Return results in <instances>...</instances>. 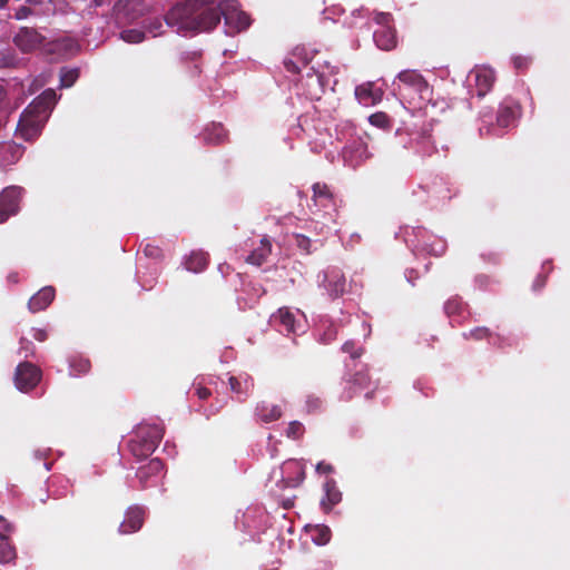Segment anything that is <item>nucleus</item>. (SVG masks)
Segmentation results:
<instances>
[{
	"label": "nucleus",
	"instance_id": "obj_1",
	"mask_svg": "<svg viewBox=\"0 0 570 570\" xmlns=\"http://www.w3.org/2000/svg\"><path fill=\"white\" fill-rule=\"evenodd\" d=\"M220 13L213 0H186L170 8L165 21L178 33L186 35L214 29L220 21Z\"/></svg>",
	"mask_w": 570,
	"mask_h": 570
},
{
	"label": "nucleus",
	"instance_id": "obj_2",
	"mask_svg": "<svg viewBox=\"0 0 570 570\" xmlns=\"http://www.w3.org/2000/svg\"><path fill=\"white\" fill-rule=\"evenodd\" d=\"M55 102V90H45L21 114L17 126V135L26 141L36 140L40 136Z\"/></svg>",
	"mask_w": 570,
	"mask_h": 570
},
{
	"label": "nucleus",
	"instance_id": "obj_3",
	"mask_svg": "<svg viewBox=\"0 0 570 570\" xmlns=\"http://www.w3.org/2000/svg\"><path fill=\"white\" fill-rule=\"evenodd\" d=\"M164 436V429L158 424L140 425L132 439L128 442L130 453L137 459H145L153 454Z\"/></svg>",
	"mask_w": 570,
	"mask_h": 570
},
{
	"label": "nucleus",
	"instance_id": "obj_4",
	"mask_svg": "<svg viewBox=\"0 0 570 570\" xmlns=\"http://www.w3.org/2000/svg\"><path fill=\"white\" fill-rule=\"evenodd\" d=\"M377 389L379 382L371 379L367 368H363L356 371L345 380V386L341 397L343 401L348 402L364 392L365 399L372 400Z\"/></svg>",
	"mask_w": 570,
	"mask_h": 570
},
{
	"label": "nucleus",
	"instance_id": "obj_5",
	"mask_svg": "<svg viewBox=\"0 0 570 570\" xmlns=\"http://www.w3.org/2000/svg\"><path fill=\"white\" fill-rule=\"evenodd\" d=\"M397 79L400 85L396 90L402 97H406L413 91L424 99V95L430 91L428 81L416 70H403L397 75Z\"/></svg>",
	"mask_w": 570,
	"mask_h": 570
},
{
	"label": "nucleus",
	"instance_id": "obj_6",
	"mask_svg": "<svg viewBox=\"0 0 570 570\" xmlns=\"http://www.w3.org/2000/svg\"><path fill=\"white\" fill-rule=\"evenodd\" d=\"M41 380V371L29 362L20 363L14 373V384L18 390L28 392L37 386Z\"/></svg>",
	"mask_w": 570,
	"mask_h": 570
},
{
	"label": "nucleus",
	"instance_id": "obj_7",
	"mask_svg": "<svg viewBox=\"0 0 570 570\" xmlns=\"http://www.w3.org/2000/svg\"><path fill=\"white\" fill-rule=\"evenodd\" d=\"M45 37L35 28L21 27L13 37L14 45L24 53L38 49L45 41Z\"/></svg>",
	"mask_w": 570,
	"mask_h": 570
},
{
	"label": "nucleus",
	"instance_id": "obj_8",
	"mask_svg": "<svg viewBox=\"0 0 570 570\" xmlns=\"http://www.w3.org/2000/svg\"><path fill=\"white\" fill-rule=\"evenodd\" d=\"M164 463L155 458L137 470V478L141 488L154 487L163 476Z\"/></svg>",
	"mask_w": 570,
	"mask_h": 570
},
{
	"label": "nucleus",
	"instance_id": "obj_9",
	"mask_svg": "<svg viewBox=\"0 0 570 570\" xmlns=\"http://www.w3.org/2000/svg\"><path fill=\"white\" fill-rule=\"evenodd\" d=\"M20 196L21 189L18 187H8L2 190L0 194V224L17 214Z\"/></svg>",
	"mask_w": 570,
	"mask_h": 570
},
{
	"label": "nucleus",
	"instance_id": "obj_10",
	"mask_svg": "<svg viewBox=\"0 0 570 570\" xmlns=\"http://www.w3.org/2000/svg\"><path fill=\"white\" fill-rule=\"evenodd\" d=\"M368 156L367 145L362 139L354 140L343 149L345 161L350 163L353 167L360 165Z\"/></svg>",
	"mask_w": 570,
	"mask_h": 570
},
{
	"label": "nucleus",
	"instance_id": "obj_11",
	"mask_svg": "<svg viewBox=\"0 0 570 570\" xmlns=\"http://www.w3.org/2000/svg\"><path fill=\"white\" fill-rule=\"evenodd\" d=\"M475 80L478 97H484L494 83V71L491 68L480 67L472 71Z\"/></svg>",
	"mask_w": 570,
	"mask_h": 570
},
{
	"label": "nucleus",
	"instance_id": "obj_12",
	"mask_svg": "<svg viewBox=\"0 0 570 570\" xmlns=\"http://www.w3.org/2000/svg\"><path fill=\"white\" fill-rule=\"evenodd\" d=\"M144 523V510L139 507H131L126 513L125 520L119 525V532L129 534L138 531Z\"/></svg>",
	"mask_w": 570,
	"mask_h": 570
},
{
	"label": "nucleus",
	"instance_id": "obj_13",
	"mask_svg": "<svg viewBox=\"0 0 570 570\" xmlns=\"http://www.w3.org/2000/svg\"><path fill=\"white\" fill-rule=\"evenodd\" d=\"M383 90L374 82H365L355 88V96L364 105L379 104L383 98Z\"/></svg>",
	"mask_w": 570,
	"mask_h": 570
},
{
	"label": "nucleus",
	"instance_id": "obj_14",
	"mask_svg": "<svg viewBox=\"0 0 570 570\" xmlns=\"http://www.w3.org/2000/svg\"><path fill=\"white\" fill-rule=\"evenodd\" d=\"M56 291L51 286H46L37 292L28 302L30 312L37 313L46 309L53 301Z\"/></svg>",
	"mask_w": 570,
	"mask_h": 570
},
{
	"label": "nucleus",
	"instance_id": "obj_15",
	"mask_svg": "<svg viewBox=\"0 0 570 570\" xmlns=\"http://www.w3.org/2000/svg\"><path fill=\"white\" fill-rule=\"evenodd\" d=\"M325 495L321 500V507L325 512H330L333 507L338 504L342 500V492L336 485L335 480L327 479L323 485Z\"/></svg>",
	"mask_w": 570,
	"mask_h": 570
},
{
	"label": "nucleus",
	"instance_id": "obj_16",
	"mask_svg": "<svg viewBox=\"0 0 570 570\" xmlns=\"http://www.w3.org/2000/svg\"><path fill=\"white\" fill-rule=\"evenodd\" d=\"M217 10L222 12L220 18H225L226 24L234 26L237 32L245 30L250 24L249 16L243 11L236 9L226 11L220 6L217 7Z\"/></svg>",
	"mask_w": 570,
	"mask_h": 570
},
{
	"label": "nucleus",
	"instance_id": "obj_17",
	"mask_svg": "<svg viewBox=\"0 0 570 570\" xmlns=\"http://www.w3.org/2000/svg\"><path fill=\"white\" fill-rule=\"evenodd\" d=\"M283 415L282 407L279 405L269 404L262 401L255 406V416L257 421L263 423H272L279 420Z\"/></svg>",
	"mask_w": 570,
	"mask_h": 570
},
{
	"label": "nucleus",
	"instance_id": "obj_18",
	"mask_svg": "<svg viewBox=\"0 0 570 570\" xmlns=\"http://www.w3.org/2000/svg\"><path fill=\"white\" fill-rule=\"evenodd\" d=\"M373 39L382 50H392L396 47V31L392 26L380 27L374 31Z\"/></svg>",
	"mask_w": 570,
	"mask_h": 570
},
{
	"label": "nucleus",
	"instance_id": "obj_19",
	"mask_svg": "<svg viewBox=\"0 0 570 570\" xmlns=\"http://www.w3.org/2000/svg\"><path fill=\"white\" fill-rule=\"evenodd\" d=\"M326 289L332 298H337L345 292L346 279L340 271H332L325 275Z\"/></svg>",
	"mask_w": 570,
	"mask_h": 570
},
{
	"label": "nucleus",
	"instance_id": "obj_20",
	"mask_svg": "<svg viewBox=\"0 0 570 570\" xmlns=\"http://www.w3.org/2000/svg\"><path fill=\"white\" fill-rule=\"evenodd\" d=\"M138 6V0H119L115 6L116 20L119 23L134 21L138 13H134V9Z\"/></svg>",
	"mask_w": 570,
	"mask_h": 570
},
{
	"label": "nucleus",
	"instance_id": "obj_21",
	"mask_svg": "<svg viewBox=\"0 0 570 570\" xmlns=\"http://www.w3.org/2000/svg\"><path fill=\"white\" fill-rule=\"evenodd\" d=\"M203 140L207 145H222L228 140V132L222 124H212L205 128Z\"/></svg>",
	"mask_w": 570,
	"mask_h": 570
},
{
	"label": "nucleus",
	"instance_id": "obj_22",
	"mask_svg": "<svg viewBox=\"0 0 570 570\" xmlns=\"http://www.w3.org/2000/svg\"><path fill=\"white\" fill-rule=\"evenodd\" d=\"M272 253V243L267 237H263L259 246L254 248L253 252L246 257V263L262 266Z\"/></svg>",
	"mask_w": 570,
	"mask_h": 570
},
{
	"label": "nucleus",
	"instance_id": "obj_23",
	"mask_svg": "<svg viewBox=\"0 0 570 570\" xmlns=\"http://www.w3.org/2000/svg\"><path fill=\"white\" fill-rule=\"evenodd\" d=\"M228 383L230 386V391L233 393L238 394V395H244L245 397L254 389V380L248 374H240L238 376H229Z\"/></svg>",
	"mask_w": 570,
	"mask_h": 570
},
{
	"label": "nucleus",
	"instance_id": "obj_24",
	"mask_svg": "<svg viewBox=\"0 0 570 570\" xmlns=\"http://www.w3.org/2000/svg\"><path fill=\"white\" fill-rule=\"evenodd\" d=\"M313 200L316 206L328 208L334 205L333 195L325 184L316 183L313 185Z\"/></svg>",
	"mask_w": 570,
	"mask_h": 570
},
{
	"label": "nucleus",
	"instance_id": "obj_25",
	"mask_svg": "<svg viewBox=\"0 0 570 570\" xmlns=\"http://www.w3.org/2000/svg\"><path fill=\"white\" fill-rule=\"evenodd\" d=\"M209 263V256L207 253L203 250L193 252L186 259L185 266L186 269L200 273L203 272Z\"/></svg>",
	"mask_w": 570,
	"mask_h": 570
},
{
	"label": "nucleus",
	"instance_id": "obj_26",
	"mask_svg": "<svg viewBox=\"0 0 570 570\" xmlns=\"http://www.w3.org/2000/svg\"><path fill=\"white\" fill-rule=\"evenodd\" d=\"M518 105H502L498 111L497 124L501 128H507L514 122L519 112Z\"/></svg>",
	"mask_w": 570,
	"mask_h": 570
},
{
	"label": "nucleus",
	"instance_id": "obj_27",
	"mask_svg": "<svg viewBox=\"0 0 570 570\" xmlns=\"http://www.w3.org/2000/svg\"><path fill=\"white\" fill-rule=\"evenodd\" d=\"M273 322H278L285 332L295 333V316L287 307L279 308L277 313L273 315Z\"/></svg>",
	"mask_w": 570,
	"mask_h": 570
},
{
	"label": "nucleus",
	"instance_id": "obj_28",
	"mask_svg": "<svg viewBox=\"0 0 570 570\" xmlns=\"http://www.w3.org/2000/svg\"><path fill=\"white\" fill-rule=\"evenodd\" d=\"M69 367L72 376H80L90 372L91 362L81 355H73L69 358Z\"/></svg>",
	"mask_w": 570,
	"mask_h": 570
},
{
	"label": "nucleus",
	"instance_id": "obj_29",
	"mask_svg": "<svg viewBox=\"0 0 570 570\" xmlns=\"http://www.w3.org/2000/svg\"><path fill=\"white\" fill-rule=\"evenodd\" d=\"M465 311L466 306L463 303L462 298L459 296H454L448 299L444 304V312L451 318L459 317L464 320L463 314L465 313Z\"/></svg>",
	"mask_w": 570,
	"mask_h": 570
},
{
	"label": "nucleus",
	"instance_id": "obj_30",
	"mask_svg": "<svg viewBox=\"0 0 570 570\" xmlns=\"http://www.w3.org/2000/svg\"><path fill=\"white\" fill-rule=\"evenodd\" d=\"M16 557V548L11 544L9 538L0 532V563H10Z\"/></svg>",
	"mask_w": 570,
	"mask_h": 570
},
{
	"label": "nucleus",
	"instance_id": "obj_31",
	"mask_svg": "<svg viewBox=\"0 0 570 570\" xmlns=\"http://www.w3.org/2000/svg\"><path fill=\"white\" fill-rule=\"evenodd\" d=\"M294 469L295 472H296V478L295 479H288V480H284L286 482V484L288 487H298L305 479V471L302 466H299L297 463L295 462H292V463H287L285 465V469L288 470V469Z\"/></svg>",
	"mask_w": 570,
	"mask_h": 570
},
{
	"label": "nucleus",
	"instance_id": "obj_32",
	"mask_svg": "<svg viewBox=\"0 0 570 570\" xmlns=\"http://www.w3.org/2000/svg\"><path fill=\"white\" fill-rule=\"evenodd\" d=\"M120 38L128 43H139L145 40V32L137 29H127L120 32Z\"/></svg>",
	"mask_w": 570,
	"mask_h": 570
},
{
	"label": "nucleus",
	"instance_id": "obj_33",
	"mask_svg": "<svg viewBox=\"0 0 570 570\" xmlns=\"http://www.w3.org/2000/svg\"><path fill=\"white\" fill-rule=\"evenodd\" d=\"M462 335L465 340H474V341H481L484 338L492 337V333L490 332V330L488 327H483V326L475 327L469 332H464Z\"/></svg>",
	"mask_w": 570,
	"mask_h": 570
},
{
	"label": "nucleus",
	"instance_id": "obj_34",
	"mask_svg": "<svg viewBox=\"0 0 570 570\" xmlns=\"http://www.w3.org/2000/svg\"><path fill=\"white\" fill-rule=\"evenodd\" d=\"M305 433V426L299 421H292L286 430V436L292 440H299Z\"/></svg>",
	"mask_w": 570,
	"mask_h": 570
},
{
	"label": "nucleus",
	"instance_id": "obj_35",
	"mask_svg": "<svg viewBox=\"0 0 570 570\" xmlns=\"http://www.w3.org/2000/svg\"><path fill=\"white\" fill-rule=\"evenodd\" d=\"M368 121L377 127V128H382V129H385L390 126V118L389 116L383 112V111H379V112H375L373 115H371L368 117Z\"/></svg>",
	"mask_w": 570,
	"mask_h": 570
},
{
	"label": "nucleus",
	"instance_id": "obj_36",
	"mask_svg": "<svg viewBox=\"0 0 570 570\" xmlns=\"http://www.w3.org/2000/svg\"><path fill=\"white\" fill-rule=\"evenodd\" d=\"M331 540V530L326 525H317L315 528L314 541L317 544H326Z\"/></svg>",
	"mask_w": 570,
	"mask_h": 570
},
{
	"label": "nucleus",
	"instance_id": "obj_37",
	"mask_svg": "<svg viewBox=\"0 0 570 570\" xmlns=\"http://www.w3.org/2000/svg\"><path fill=\"white\" fill-rule=\"evenodd\" d=\"M79 77L77 69L62 70L60 75V81L62 87H71Z\"/></svg>",
	"mask_w": 570,
	"mask_h": 570
},
{
	"label": "nucleus",
	"instance_id": "obj_38",
	"mask_svg": "<svg viewBox=\"0 0 570 570\" xmlns=\"http://www.w3.org/2000/svg\"><path fill=\"white\" fill-rule=\"evenodd\" d=\"M342 351L348 353L353 360L361 357L364 353V348L356 346L353 341L345 342L342 346Z\"/></svg>",
	"mask_w": 570,
	"mask_h": 570
},
{
	"label": "nucleus",
	"instance_id": "obj_39",
	"mask_svg": "<svg viewBox=\"0 0 570 570\" xmlns=\"http://www.w3.org/2000/svg\"><path fill=\"white\" fill-rule=\"evenodd\" d=\"M17 56L14 52L7 50L0 51V68H10L17 65Z\"/></svg>",
	"mask_w": 570,
	"mask_h": 570
},
{
	"label": "nucleus",
	"instance_id": "obj_40",
	"mask_svg": "<svg viewBox=\"0 0 570 570\" xmlns=\"http://www.w3.org/2000/svg\"><path fill=\"white\" fill-rule=\"evenodd\" d=\"M295 245L304 253L309 254L311 253V239L303 235V234H295L294 235Z\"/></svg>",
	"mask_w": 570,
	"mask_h": 570
},
{
	"label": "nucleus",
	"instance_id": "obj_41",
	"mask_svg": "<svg viewBox=\"0 0 570 570\" xmlns=\"http://www.w3.org/2000/svg\"><path fill=\"white\" fill-rule=\"evenodd\" d=\"M144 254L146 257L159 261L163 258V249L159 246L153 244H146L144 247Z\"/></svg>",
	"mask_w": 570,
	"mask_h": 570
},
{
	"label": "nucleus",
	"instance_id": "obj_42",
	"mask_svg": "<svg viewBox=\"0 0 570 570\" xmlns=\"http://www.w3.org/2000/svg\"><path fill=\"white\" fill-rule=\"evenodd\" d=\"M337 327L334 324H330L325 331L323 332L321 336V341L324 344H330L331 342L335 341L337 338Z\"/></svg>",
	"mask_w": 570,
	"mask_h": 570
},
{
	"label": "nucleus",
	"instance_id": "obj_43",
	"mask_svg": "<svg viewBox=\"0 0 570 570\" xmlns=\"http://www.w3.org/2000/svg\"><path fill=\"white\" fill-rule=\"evenodd\" d=\"M305 403L307 413L318 412L323 404L322 400L315 395H308Z\"/></svg>",
	"mask_w": 570,
	"mask_h": 570
},
{
	"label": "nucleus",
	"instance_id": "obj_44",
	"mask_svg": "<svg viewBox=\"0 0 570 570\" xmlns=\"http://www.w3.org/2000/svg\"><path fill=\"white\" fill-rule=\"evenodd\" d=\"M147 31L153 36L157 37L163 33V22L160 19H153L147 26Z\"/></svg>",
	"mask_w": 570,
	"mask_h": 570
},
{
	"label": "nucleus",
	"instance_id": "obj_45",
	"mask_svg": "<svg viewBox=\"0 0 570 570\" xmlns=\"http://www.w3.org/2000/svg\"><path fill=\"white\" fill-rule=\"evenodd\" d=\"M374 20L381 27H385V26H391V22H392L393 19H392L391 13L379 12V13H376Z\"/></svg>",
	"mask_w": 570,
	"mask_h": 570
},
{
	"label": "nucleus",
	"instance_id": "obj_46",
	"mask_svg": "<svg viewBox=\"0 0 570 570\" xmlns=\"http://www.w3.org/2000/svg\"><path fill=\"white\" fill-rule=\"evenodd\" d=\"M316 472L320 474H330L334 472V466L325 461H321L316 464Z\"/></svg>",
	"mask_w": 570,
	"mask_h": 570
},
{
	"label": "nucleus",
	"instance_id": "obj_47",
	"mask_svg": "<svg viewBox=\"0 0 570 570\" xmlns=\"http://www.w3.org/2000/svg\"><path fill=\"white\" fill-rule=\"evenodd\" d=\"M195 394L199 400L205 401L212 395V391L205 386L197 385L195 387Z\"/></svg>",
	"mask_w": 570,
	"mask_h": 570
},
{
	"label": "nucleus",
	"instance_id": "obj_48",
	"mask_svg": "<svg viewBox=\"0 0 570 570\" xmlns=\"http://www.w3.org/2000/svg\"><path fill=\"white\" fill-rule=\"evenodd\" d=\"M32 14V10L27 7V6H21L17 11H16V14H14V18L17 20H22V19H26L28 18L29 16Z\"/></svg>",
	"mask_w": 570,
	"mask_h": 570
},
{
	"label": "nucleus",
	"instance_id": "obj_49",
	"mask_svg": "<svg viewBox=\"0 0 570 570\" xmlns=\"http://www.w3.org/2000/svg\"><path fill=\"white\" fill-rule=\"evenodd\" d=\"M284 66H285L286 70L292 73H298L301 71V67L292 59H285Z\"/></svg>",
	"mask_w": 570,
	"mask_h": 570
},
{
	"label": "nucleus",
	"instance_id": "obj_50",
	"mask_svg": "<svg viewBox=\"0 0 570 570\" xmlns=\"http://www.w3.org/2000/svg\"><path fill=\"white\" fill-rule=\"evenodd\" d=\"M32 336L38 342H45L48 338V334H47L46 330H41V328H35Z\"/></svg>",
	"mask_w": 570,
	"mask_h": 570
},
{
	"label": "nucleus",
	"instance_id": "obj_51",
	"mask_svg": "<svg viewBox=\"0 0 570 570\" xmlns=\"http://www.w3.org/2000/svg\"><path fill=\"white\" fill-rule=\"evenodd\" d=\"M513 62H514L515 68H518V69L527 67V65H528L527 59L522 58V57H515L513 59Z\"/></svg>",
	"mask_w": 570,
	"mask_h": 570
},
{
	"label": "nucleus",
	"instance_id": "obj_52",
	"mask_svg": "<svg viewBox=\"0 0 570 570\" xmlns=\"http://www.w3.org/2000/svg\"><path fill=\"white\" fill-rule=\"evenodd\" d=\"M0 522H6L4 518L2 515H0ZM4 530L8 531V532H11L12 531V525L9 524V523H4Z\"/></svg>",
	"mask_w": 570,
	"mask_h": 570
},
{
	"label": "nucleus",
	"instance_id": "obj_53",
	"mask_svg": "<svg viewBox=\"0 0 570 570\" xmlns=\"http://www.w3.org/2000/svg\"><path fill=\"white\" fill-rule=\"evenodd\" d=\"M27 2H28L29 4H35V6H37V4H41V3H42V0H27Z\"/></svg>",
	"mask_w": 570,
	"mask_h": 570
},
{
	"label": "nucleus",
	"instance_id": "obj_54",
	"mask_svg": "<svg viewBox=\"0 0 570 570\" xmlns=\"http://www.w3.org/2000/svg\"><path fill=\"white\" fill-rule=\"evenodd\" d=\"M537 286L540 288L542 286H544V278H540L537 283Z\"/></svg>",
	"mask_w": 570,
	"mask_h": 570
},
{
	"label": "nucleus",
	"instance_id": "obj_55",
	"mask_svg": "<svg viewBox=\"0 0 570 570\" xmlns=\"http://www.w3.org/2000/svg\"><path fill=\"white\" fill-rule=\"evenodd\" d=\"M96 6L100 7L102 6L107 0H94Z\"/></svg>",
	"mask_w": 570,
	"mask_h": 570
},
{
	"label": "nucleus",
	"instance_id": "obj_56",
	"mask_svg": "<svg viewBox=\"0 0 570 570\" xmlns=\"http://www.w3.org/2000/svg\"><path fill=\"white\" fill-rule=\"evenodd\" d=\"M9 0H0V8H4Z\"/></svg>",
	"mask_w": 570,
	"mask_h": 570
},
{
	"label": "nucleus",
	"instance_id": "obj_57",
	"mask_svg": "<svg viewBox=\"0 0 570 570\" xmlns=\"http://www.w3.org/2000/svg\"><path fill=\"white\" fill-rule=\"evenodd\" d=\"M218 412V409H215V410H210L209 414L208 415H214Z\"/></svg>",
	"mask_w": 570,
	"mask_h": 570
},
{
	"label": "nucleus",
	"instance_id": "obj_58",
	"mask_svg": "<svg viewBox=\"0 0 570 570\" xmlns=\"http://www.w3.org/2000/svg\"><path fill=\"white\" fill-rule=\"evenodd\" d=\"M23 343L30 344V342H29V341H27V340L22 338V340H21V344H23Z\"/></svg>",
	"mask_w": 570,
	"mask_h": 570
},
{
	"label": "nucleus",
	"instance_id": "obj_59",
	"mask_svg": "<svg viewBox=\"0 0 570 570\" xmlns=\"http://www.w3.org/2000/svg\"><path fill=\"white\" fill-rule=\"evenodd\" d=\"M3 98V90L0 88V99Z\"/></svg>",
	"mask_w": 570,
	"mask_h": 570
}]
</instances>
